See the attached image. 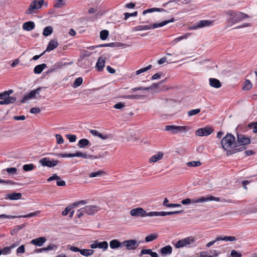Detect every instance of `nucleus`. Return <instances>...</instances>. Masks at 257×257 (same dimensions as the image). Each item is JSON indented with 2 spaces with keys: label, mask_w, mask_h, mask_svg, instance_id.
<instances>
[{
  "label": "nucleus",
  "mask_w": 257,
  "mask_h": 257,
  "mask_svg": "<svg viewBox=\"0 0 257 257\" xmlns=\"http://www.w3.org/2000/svg\"><path fill=\"white\" fill-rule=\"evenodd\" d=\"M34 168L35 166L33 164H26L23 166V170L26 172L32 171Z\"/></svg>",
  "instance_id": "nucleus-42"
},
{
  "label": "nucleus",
  "mask_w": 257,
  "mask_h": 257,
  "mask_svg": "<svg viewBox=\"0 0 257 257\" xmlns=\"http://www.w3.org/2000/svg\"><path fill=\"white\" fill-rule=\"evenodd\" d=\"M213 130L212 128L209 127H207L198 129L196 131L195 134L196 135L200 137L207 136L210 135L213 132Z\"/></svg>",
  "instance_id": "nucleus-13"
},
{
  "label": "nucleus",
  "mask_w": 257,
  "mask_h": 257,
  "mask_svg": "<svg viewBox=\"0 0 257 257\" xmlns=\"http://www.w3.org/2000/svg\"><path fill=\"white\" fill-rule=\"evenodd\" d=\"M84 211V207L78 210L77 212V216L78 218H81L84 214H86Z\"/></svg>",
  "instance_id": "nucleus-58"
},
{
  "label": "nucleus",
  "mask_w": 257,
  "mask_h": 257,
  "mask_svg": "<svg viewBox=\"0 0 257 257\" xmlns=\"http://www.w3.org/2000/svg\"><path fill=\"white\" fill-rule=\"evenodd\" d=\"M44 3V1L43 0H40L38 1L37 0H33L28 9H27L26 11V13L27 14H32L35 13V11L41 8L43 4Z\"/></svg>",
  "instance_id": "nucleus-7"
},
{
  "label": "nucleus",
  "mask_w": 257,
  "mask_h": 257,
  "mask_svg": "<svg viewBox=\"0 0 257 257\" xmlns=\"http://www.w3.org/2000/svg\"><path fill=\"white\" fill-rule=\"evenodd\" d=\"M80 253L83 256H88L93 254L94 250L93 249H81Z\"/></svg>",
  "instance_id": "nucleus-32"
},
{
  "label": "nucleus",
  "mask_w": 257,
  "mask_h": 257,
  "mask_svg": "<svg viewBox=\"0 0 257 257\" xmlns=\"http://www.w3.org/2000/svg\"><path fill=\"white\" fill-rule=\"evenodd\" d=\"M200 112V109H192L188 112V114L189 116H192L195 114H198Z\"/></svg>",
  "instance_id": "nucleus-49"
},
{
  "label": "nucleus",
  "mask_w": 257,
  "mask_h": 257,
  "mask_svg": "<svg viewBox=\"0 0 257 257\" xmlns=\"http://www.w3.org/2000/svg\"><path fill=\"white\" fill-rule=\"evenodd\" d=\"M108 242L106 241H103L102 242H98L96 241L90 245V247L92 248H102L104 250H106L108 248Z\"/></svg>",
  "instance_id": "nucleus-14"
},
{
  "label": "nucleus",
  "mask_w": 257,
  "mask_h": 257,
  "mask_svg": "<svg viewBox=\"0 0 257 257\" xmlns=\"http://www.w3.org/2000/svg\"><path fill=\"white\" fill-rule=\"evenodd\" d=\"M163 11H165V10L163 9L154 8L149 9L144 11L143 12V14L144 15H145L148 13H152L154 12H163Z\"/></svg>",
  "instance_id": "nucleus-36"
},
{
  "label": "nucleus",
  "mask_w": 257,
  "mask_h": 257,
  "mask_svg": "<svg viewBox=\"0 0 257 257\" xmlns=\"http://www.w3.org/2000/svg\"><path fill=\"white\" fill-rule=\"evenodd\" d=\"M7 196L10 200H18L21 198L22 194L20 193H12L7 194Z\"/></svg>",
  "instance_id": "nucleus-31"
},
{
  "label": "nucleus",
  "mask_w": 257,
  "mask_h": 257,
  "mask_svg": "<svg viewBox=\"0 0 257 257\" xmlns=\"http://www.w3.org/2000/svg\"><path fill=\"white\" fill-rule=\"evenodd\" d=\"M213 21L211 20H201L198 21L197 23L199 25L200 29L209 27L212 25Z\"/></svg>",
  "instance_id": "nucleus-21"
},
{
  "label": "nucleus",
  "mask_w": 257,
  "mask_h": 257,
  "mask_svg": "<svg viewBox=\"0 0 257 257\" xmlns=\"http://www.w3.org/2000/svg\"><path fill=\"white\" fill-rule=\"evenodd\" d=\"M230 254L233 257H241V254L240 253H238L235 250H231Z\"/></svg>",
  "instance_id": "nucleus-63"
},
{
  "label": "nucleus",
  "mask_w": 257,
  "mask_h": 257,
  "mask_svg": "<svg viewBox=\"0 0 257 257\" xmlns=\"http://www.w3.org/2000/svg\"><path fill=\"white\" fill-rule=\"evenodd\" d=\"M225 13L227 16L228 24L230 26H232L248 17L246 14L233 10L228 11L225 12Z\"/></svg>",
  "instance_id": "nucleus-2"
},
{
  "label": "nucleus",
  "mask_w": 257,
  "mask_h": 257,
  "mask_svg": "<svg viewBox=\"0 0 257 257\" xmlns=\"http://www.w3.org/2000/svg\"><path fill=\"white\" fill-rule=\"evenodd\" d=\"M72 204L70 206L67 207L62 212V214L64 216L67 215L71 211V209L73 208Z\"/></svg>",
  "instance_id": "nucleus-53"
},
{
  "label": "nucleus",
  "mask_w": 257,
  "mask_h": 257,
  "mask_svg": "<svg viewBox=\"0 0 257 257\" xmlns=\"http://www.w3.org/2000/svg\"><path fill=\"white\" fill-rule=\"evenodd\" d=\"M40 211H37L35 212H32V213H29L27 215L18 216V217L27 218V217H35V216H37V215H38L40 214Z\"/></svg>",
  "instance_id": "nucleus-39"
},
{
  "label": "nucleus",
  "mask_w": 257,
  "mask_h": 257,
  "mask_svg": "<svg viewBox=\"0 0 257 257\" xmlns=\"http://www.w3.org/2000/svg\"><path fill=\"white\" fill-rule=\"evenodd\" d=\"M58 43L57 41H56L55 40H51L48 44V45L46 49V51H52V50H54V49H55L56 48H57L58 47Z\"/></svg>",
  "instance_id": "nucleus-24"
},
{
  "label": "nucleus",
  "mask_w": 257,
  "mask_h": 257,
  "mask_svg": "<svg viewBox=\"0 0 257 257\" xmlns=\"http://www.w3.org/2000/svg\"><path fill=\"white\" fill-rule=\"evenodd\" d=\"M164 81H162L158 83H154L153 84H152V85H151L150 86H149V87H147V88L146 89H148V90H152L153 89H155V88H158L159 85L161 84Z\"/></svg>",
  "instance_id": "nucleus-56"
},
{
  "label": "nucleus",
  "mask_w": 257,
  "mask_h": 257,
  "mask_svg": "<svg viewBox=\"0 0 257 257\" xmlns=\"http://www.w3.org/2000/svg\"><path fill=\"white\" fill-rule=\"evenodd\" d=\"M6 171L10 175H15L17 173V169L16 168H8L6 169Z\"/></svg>",
  "instance_id": "nucleus-48"
},
{
  "label": "nucleus",
  "mask_w": 257,
  "mask_h": 257,
  "mask_svg": "<svg viewBox=\"0 0 257 257\" xmlns=\"http://www.w3.org/2000/svg\"><path fill=\"white\" fill-rule=\"evenodd\" d=\"M158 237V234H152L148 236H147L145 238V241L146 242L152 241L155 239H156Z\"/></svg>",
  "instance_id": "nucleus-43"
},
{
  "label": "nucleus",
  "mask_w": 257,
  "mask_h": 257,
  "mask_svg": "<svg viewBox=\"0 0 257 257\" xmlns=\"http://www.w3.org/2000/svg\"><path fill=\"white\" fill-rule=\"evenodd\" d=\"M25 252V247L24 245H21L17 249V254H22Z\"/></svg>",
  "instance_id": "nucleus-51"
},
{
  "label": "nucleus",
  "mask_w": 257,
  "mask_h": 257,
  "mask_svg": "<svg viewBox=\"0 0 257 257\" xmlns=\"http://www.w3.org/2000/svg\"><path fill=\"white\" fill-rule=\"evenodd\" d=\"M163 11H165V10L163 9L154 8L149 9L144 11L143 12V14L144 15H145L148 13H152L154 12H163Z\"/></svg>",
  "instance_id": "nucleus-35"
},
{
  "label": "nucleus",
  "mask_w": 257,
  "mask_h": 257,
  "mask_svg": "<svg viewBox=\"0 0 257 257\" xmlns=\"http://www.w3.org/2000/svg\"><path fill=\"white\" fill-rule=\"evenodd\" d=\"M13 92V91L12 90H9L4 93H0V99L3 100L9 99V98H15L14 97L10 96V94H11Z\"/></svg>",
  "instance_id": "nucleus-27"
},
{
  "label": "nucleus",
  "mask_w": 257,
  "mask_h": 257,
  "mask_svg": "<svg viewBox=\"0 0 257 257\" xmlns=\"http://www.w3.org/2000/svg\"><path fill=\"white\" fill-rule=\"evenodd\" d=\"M190 35V33H186V34H185L183 36H180L179 37L175 38L174 40H173L172 41V43H176L179 42V41H180L183 39H186L188 38V37Z\"/></svg>",
  "instance_id": "nucleus-37"
},
{
  "label": "nucleus",
  "mask_w": 257,
  "mask_h": 257,
  "mask_svg": "<svg viewBox=\"0 0 257 257\" xmlns=\"http://www.w3.org/2000/svg\"><path fill=\"white\" fill-rule=\"evenodd\" d=\"M56 139L57 140V143L58 144H62L64 143V140L61 136V135L59 134L56 135Z\"/></svg>",
  "instance_id": "nucleus-55"
},
{
  "label": "nucleus",
  "mask_w": 257,
  "mask_h": 257,
  "mask_svg": "<svg viewBox=\"0 0 257 257\" xmlns=\"http://www.w3.org/2000/svg\"><path fill=\"white\" fill-rule=\"evenodd\" d=\"M66 137L70 142H74L76 140V136L74 135H67Z\"/></svg>",
  "instance_id": "nucleus-57"
},
{
  "label": "nucleus",
  "mask_w": 257,
  "mask_h": 257,
  "mask_svg": "<svg viewBox=\"0 0 257 257\" xmlns=\"http://www.w3.org/2000/svg\"><path fill=\"white\" fill-rule=\"evenodd\" d=\"M187 165L189 167H195L200 166L201 164L200 161H191L187 163Z\"/></svg>",
  "instance_id": "nucleus-40"
},
{
  "label": "nucleus",
  "mask_w": 257,
  "mask_h": 257,
  "mask_svg": "<svg viewBox=\"0 0 257 257\" xmlns=\"http://www.w3.org/2000/svg\"><path fill=\"white\" fill-rule=\"evenodd\" d=\"M163 156L164 154L161 152H159L157 154L151 157L149 161L150 163L156 162L158 161L161 160L163 158Z\"/></svg>",
  "instance_id": "nucleus-22"
},
{
  "label": "nucleus",
  "mask_w": 257,
  "mask_h": 257,
  "mask_svg": "<svg viewBox=\"0 0 257 257\" xmlns=\"http://www.w3.org/2000/svg\"><path fill=\"white\" fill-rule=\"evenodd\" d=\"M130 214L134 217H146V216H155V211H151L147 213L146 211L142 207H138L132 209L130 211Z\"/></svg>",
  "instance_id": "nucleus-4"
},
{
  "label": "nucleus",
  "mask_w": 257,
  "mask_h": 257,
  "mask_svg": "<svg viewBox=\"0 0 257 257\" xmlns=\"http://www.w3.org/2000/svg\"><path fill=\"white\" fill-rule=\"evenodd\" d=\"M124 103L122 102H119L118 103L115 104L113 107L115 109H121L124 107Z\"/></svg>",
  "instance_id": "nucleus-59"
},
{
  "label": "nucleus",
  "mask_w": 257,
  "mask_h": 257,
  "mask_svg": "<svg viewBox=\"0 0 257 257\" xmlns=\"http://www.w3.org/2000/svg\"><path fill=\"white\" fill-rule=\"evenodd\" d=\"M75 157H81L85 159H96L98 158L97 156L87 155L86 153H81L80 152H77L74 153Z\"/></svg>",
  "instance_id": "nucleus-20"
},
{
  "label": "nucleus",
  "mask_w": 257,
  "mask_h": 257,
  "mask_svg": "<svg viewBox=\"0 0 257 257\" xmlns=\"http://www.w3.org/2000/svg\"><path fill=\"white\" fill-rule=\"evenodd\" d=\"M53 32V28L51 26H48L44 28L43 35L44 36H48L50 35Z\"/></svg>",
  "instance_id": "nucleus-34"
},
{
  "label": "nucleus",
  "mask_w": 257,
  "mask_h": 257,
  "mask_svg": "<svg viewBox=\"0 0 257 257\" xmlns=\"http://www.w3.org/2000/svg\"><path fill=\"white\" fill-rule=\"evenodd\" d=\"M54 180H60V178L59 176H57V175L54 174L52 176L49 177L47 179V181L49 182V181H51Z\"/></svg>",
  "instance_id": "nucleus-60"
},
{
  "label": "nucleus",
  "mask_w": 257,
  "mask_h": 257,
  "mask_svg": "<svg viewBox=\"0 0 257 257\" xmlns=\"http://www.w3.org/2000/svg\"><path fill=\"white\" fill-rule=\"evenodd\" d=\"M89 144V142L87 139H82L79 140L78 146L80 148H85L86 146L88 145Z\"/></svg>",
  "instance_id": "nucleus-33"
},
{
  "label": "nucleus",
  "mask_w": 257,
  "mask_h": 257,
  "mask_svg": "<svg viewBox=\"0 0 257 257\" xmlns=\"http://www.w3.org/2000/svg\"><path fill=\"white\" fill-rule=\"evenodd\" d=\"M195 241V237L191 236L177 241L174 245L176 248H180L189 246L190 245L193 244Z\"/></svg>",
  "instance_id": "nucleus-5"
},
{
  "label": "nucleus",
  "mask_w": 257,
  "mask_h": 257,
  "mask_svg": "<svg viewBox=\"0 0 257 257\" xmlns=\"http://www.w3.org/2000/svg\"><path fill=\"white\" fill-rule=\"evenodd\" d=\"M109 245L111 249H114L122 247L123 244L117 239H113L110 241Z\"/></svg>",
  "instance_id": "nucleus-18"
},
{
  "label": "nucleus",
  "mask_w": 257,
  "mask_h": 257,
  "mask_svg": "<svg viewBox=\"0 0 257 257\" xmlns=\"http://www.w3.org/2000/svg\"><path fill=\"white\" fill-rule=\"evenodd\" d=\"M40 111H41V110L39 107H33L30 109V112L31 113L38 114Z\"/></svg>",
  "instance_id": "nucleus-61"
},
{
  "label": "nucleus",
  "mask_w": 257,
  "mask_h": 257,
  "mask_svg": "<svg viewBox=\"0 0 257 257\" xmlns=\"http://www.w3.org/2000/svg\"><path fill=\"white\" fill-rule=\"evenodd\" d=\"M87 201L85 200H81L76 202H74L72 204L73 207H76L79 205H84L87 204Z\"/></svg>",
  "instance_id": "nucleus-50"
},
{
  "label": "nucleus",
  "mask_w": 257,
  "mask_h": 257,
  "mask_svg": "<svg viewBox=\"0 0 257 257\" xmlns=\"http://www.w3.org/2000/svg\"><path fill=\"white\" fill-rule=\"evenodd\" d=\"M2 254L7 255L11 253V249L9 246L5 247L2 249Z\"/></svg>",
  "instance_id": "nucleus-52"
},
{
  "label": "nucleus",
  "mask_w": 257,
  "mask_h": 257,
  "mask_svg": "<svg viewBox=\"0 0 257 257\" xmlns=\"http://www.w3.org/2000/svg\"><path fill=\"white\" fill-rule=\"evenodd\" d=\"M250 140L249 138L243 134H238L237 142H236L237 148L241 146H244L250 144Z\"/></svg>",
  "instance_id": "nucleus-10"
},
{
  "label": "nucleus",
  "mask_w": 257,
  "mask_h": 257,
  "mask_svg": "<svg viewBox=\"0 0 257 257\" xmlns=\"http://www.w3.org/2000/svg\"><path fill=\"white\" fill-rule=\"evenodd\" d=\"M41 89V88L39 87L35 90L31 91L29 93H28V94L30 96H31L32 98H34L35 97L36 94H39L40 93V91Z\"/></svg>",
  "instance_id": "nucleus-45"
},
{
  "label": "nucleus",
  "mask_w": 257,
  "mask_h": 257,
  "mask_svg": "<svg viewBox=\"0 0 257 257\" xmlns=\"http://www.w3.org/2000/svg\"><path fill=\"white\" fill-rule=\"evenodd\" d=\"M146 95L143 94H131L123 96L122 97L125 99H132L137 100H143L146 98Z\"/></svg>",
  "instance_id": "nucleus-19"
},
{
  "label": "nucleus",
  "mask_w": 257,
  "mask_h": 257,
  "mask_svg": "<svg viewBox=\"0 0 257 257\" xmlns=\"http://www.w3.org/2000/svg\"><path fill=\"white\" fill-rule=\"evenodd\" d=\"M183 212V210L182 211H171V212H164V211H161V212H157L155 211V216H164L166 215H173V214H177L181 213Z\"/></svg>",
  "instance_id": "nucleus-17"
},
{
  "label": "nucleus",
  "mask_w": 257,
  "mask_h": 257,
  "mask_svg": "<svg viewBox=\"0 0 257 257\" xmlns=\"http://www.w3.org/2000/svg\"><path fill=\"white\" fill-rule=\"evenodd\" d=\"M137 14H138V12H134L133 13H125L124 14V19L126 20V19H127L130 17H136V16H137Z\"/></svg>",
  "instance_id": "nucleus-54"
},
{
  "label": "nucleus",
  "mask_w": 257,
  "mask_h": 257,
  "mask_svg": "<svg viewBox=\"0 0 257 257\" xmlns=\"http://www.w3.org/2000/svg\"><path fill=\"white\" fill-rule=\"evenodd\" d=\"M46 241V238L45 237H40L32 239L31 241V243L36 246H41Z\"/></svg>",
  "instance_id": "nucleus-16"
},
{
  "label": "nucleus",
  "mask_w": 257,
  "mask_h": 257,
  "mask_svg": "<svg viewBox=\"0 0 257 257\" xmlns=\"http://www.w3.org/2000/svg\"><path fill=\"white\" fill-rule=\"evenodd\" d=\"M152 250L151 249H142L141 251L140 255L143 254H150Z\"/></svg>",
  "instance_id": "nucleus-64"
},
{
  "label": "nucleus",
  "mask_w": 257,
  "mask_h": 257,
  "mask_svg": "<svg viewBox=\"0 0 257 257\" xmlns=\"http://www.w3.org/2000/svg\"><path fill=\"white\" fill-rule=\"evenodd\" d=\"M123 246H125L127 250H134L137 248L139 244L134 239L124 240L122 242Z\"/></svg>",
  "instance_id": "nucleus-12"
},
{
  "label": "nucleus",
  "mask_w": 257,
  "mask_h": 257,
  "mask_svg": "<svg viewBox=\"0 0 257 257\" xmlns=\"http://www.w3.org/2000/svg\"><path fill=\"white\" fill-rule=\"evenodd\" d=\"M174 21H175L174 18H172L169 20L165 21L161 23H155L153 25H152V28H153V29H156V28H157L159 27H163V26L169 24V23L173 22H174Z\"/></svg>",
  "instance_id": "nucleus-26"
},
{
  "label": "nucleus",
  "mask_w": 257,
  "mask_h": 257,
  "mask_svg": "<svg viewBox=\"0 0 257 257\" xmlns=\"http://www.w3.org/2000/svg\"><path fill=\"white\" fill-rule=\"evenodd\" d=\"M106 58L105 57L101 56L99 57L96 64V68L97 70L100 71L103 70L105 63Z\"/></svg>",
  "instance_id": "nucleus-15"
},
{
  "label": "nucleus",
  "mask_w": 257,
  "mask_h": 257,
  "mask_svg": "<svg viewBox=\"0 0 257 257\" xmlns=\"http://www.w3.org/2000/svg\"><path fill=\"white\" fill-rule=\"evenodd\" d=\"M35 27V24L33 22L29 21L25 23L23 25V28L25 30L29 31L33 30Z\"/></svg>",
  "instance_id": "nucleus-28"
},
{
  "label": "nucleus",
  "mask_w": 257,
  "mask_h": 257,
  "mask_svg": "<svg viewBox=\"0 0 257 257\" xmlns=\"http://www.w3.org/2000/svg\"><path fill=\"white\" fill-rule=\"evenodd\" d=\"M172 251V248L170 245H166L160 249V252L163 255L170 254Z\"/></svg>",
  "instance_id": "nucleus-25"
},
{
  "label": "nucleus",
  "mask_w": 257,
  "mask_h": 257,
  "mask_svg": "<svg viewBox=\"0 0 257 257\" xmlns=\"http://www.w3.org/2000/svg\"><path fill=\"white\" fill-rule=\"evenodd\" d=\"M236 238L232 236H217L215 240L210 241L206 244V247H209L213 245L215 242L218 241H233L236 240Z\"/></svg>",
  "instance_id": "nucleus-9"
},
{
  "label": "nucleus",
  "mask_w": 257,
  "mask_h": 257,
  "mask_svg": "<svg viewBox=\"0 0 257 257\" xmlns=\"http://www.w3.org/2000/svg\"><path fill=\"white\" fill-rule=\"evenodd\" d=\"M16 100V98H9V99L7 100H0V104L1 105H6L10 103H13L15 102Z\"/></svg>",
  "instance_id": "nucleus-38"
},
{
  "label": "nucleus",
  "mask_w": 257,
  "mask_h": 257,
  "mask_svg": "<svg viewBox=\"0 0 257 257\" xmlns=\"http://www.w3.org/2000/svg\"><path fill=\"white\" fill-rule=\"evenodd\" d=\"M209 84L211 87L218 88L221 86L220 81L216 78H210Z\"/></svg>",
  "instance_id": "nucleus-23"
},
{
  "label": "nucleus",
  "mask_w": 257,
  "mask_h": 257,
  "mask_svg": "<svg viewBox=\"0 0 257 257\" xmlns=\"http://www.w3.org/2000/svg\"><path fill=\"white\" fill-rule=\"evenodd\" d=\"M215 201H219L220 198L214 197L213 196H207L206 197H201L196 199H191L190 198H186L182 200L181 203L183 205H187L190 203H200L204 202Z\"/></svg>",
  "instance_id": "nucleus-3"
},
{
  "label": "nucleus",
  "mask_w": 257,
  "mask_h": 257,
  "mask_svg": "<svg viewBox=\"0 0 257 257\" xmlns=\"http://www.w3.org/2000/svg\"><path fill=\"white\" fill-rule=\"evenodd\" d=\"M102 209V207L96 205H87L84 207V211L85 214L89 215H92Z\"/></svg>",
  "instance_id": "nucleus-8"
},
{
  "label": "nucleus",
  "mask_w": 257,
  "mask_h": 257,
  "mask_svg": "<svg viewBox=\"0 0 257 257\" xmlns=\"http://www.w3.org/2000/svg\"><path fill=\"white\" fill-rule=\"evenodd\" d=\"M108 35V31L107 30H102L100 33V38L101 40H105Z\"/></svg>",
  "instance_id": "nucleus-46"
},
{
  "label": "nucleus",
  "mask_w": 257,
  "mask_h": 257,
  "mask_svg": "<svg viewBox=\"0 0 257 257\" xmlns=\"http://www.w3.org/2000/svg\"><path fill=\"white\" fill-rule=\"evenodd\" d=\"M31 98H32L31 97V96H30L28 94V93H27V94H25V95L23 96V98H22V99H21V103H25L27 100H28V99H31Z\"/></svg>",
  "instance_id": "nucleus-62"
},
{
  "label": "nucleus",
  "mask_w": 257,
  "mask_h": 257,
  "mask_svg": "<svg viewBox=\"0 0 257 257\" xmlns=\"http://www.w3.org/2000/svg\"><path fill=\"white\" fill-rule=\"evenodd\" d=\"M47 67L46 64H42L36 66L34 69V72L36 74H40L43 70Z\"/></svg>",
  "instance_id": "nucleus-29"
},
{
  "label": "nucleus",
  "mask_w": 257,
  "mask_h": 257,
  "mask_svg": "<svg viewBox=\"0 0 257 257\" xmlns=\"http://www.w3.org/2000/svg\"><path fill=\"white\" fill-rule=\"evenodd\" d=\"M189 130V127L186 126L166 125L165 131L170 132L172 134H177L181 133H186Z\"/></svg>",
  "instance_id": "nucleus-6"
},
{
  "label": "nucleus",
  "mask_w": 257,
  "mask_h": 257,
  "mask_svg": "<svg viewBox=\"0 0 257 257\" xmlns=\"http://www.w3.org/2000/svg\"><path fill=\"white\" fill-rule=\"evenodd\" d=\"M235 139L233 135L230 134H227L223 137L221 141V144L222 148L227 152V155H230L236 152L241 151L245 149L244 147L240 148H237Z\"/></svg>",
  "instance_id": "nucleus-1"
},
{
  "label": "nucleus",
  "mask_w": 257,
  "mask_h": 257,
  "mask_svg": "<svg viewBox=\"0 0 257 257\" xmlns=\"http://www.w3.org/2000/svg\"><path fill=\"white\" fill-rule=\"evenodd\" d=\"M105 172L102 170H99L95 172H91L89 174L90 178H100V177L105 175Z\"/></svg>",
  "instance_id": "nucleus-30"
},
{
  "label": "nucleus",
  "mask_w": 257,
  "mask_h": 257,
  "mask_svg": "<svg viewBox=\"0 0 257 257\" xmlns=\"http://www.w3.org/2000/svg\"><path fill=\"white\" fill-rule=\"evenodd\" d=\"M82 82H83L82 78L78 77L75 80V81L72 85V86L74 88L77 87L79 86L82 83Z\"/></svg>",
  "instance_id": "nucleus-41"
},
{
  "label": "nucleus",
  "mask_w": 257,
  "mask_h": 257,
  "mask_svg": "<svg viewBox=\"0 0 257 257\" xmlns=\"http://www.w3.org/2000/svg\"><path fill=\"white\" fill-rule=\"evenodd\" d=\"M58 161L54 159L50 160L48 158H43L39 160L40 164L43 166L48 167H55L58 164Z\"/></svg>",
  "instance_id": "nucleus-11"
},
{
  "label": "nucleus",
  "mask_w": 257,
  "mask_h": 257,
  "mask_svg": "<svg viewBox=\"0 0 257 257\" xmlns=\"http://www.w3.org/2000/svg\"><path fill=\"white\" fill-rule=\"evenodd\" d=\"M252 87V83L249 80H246L244 83V85L243 87V89L245 90H249Z\"/></svg>",
  "instance_id": "nucleus-47"
},
{
  "label": "nucleus",
  "mask_w": 257,
  "mask_h": 257,
  "mask_svg": "<svg viewBox=\"0 0 257 257\" xmlns=\"http://www.w3.org/2000/svg\"><path fill=\"white\" fill-rule=\"evenodd\" d=\"M151 68H152V65H149L148 66H147L146 67H145V68H141V69L137 70L136 72V75H139V74H141L142 73L145 72L151 69Z\"/></svg>",
  "instance_id": "nucleus-44"
}]
</instances>
